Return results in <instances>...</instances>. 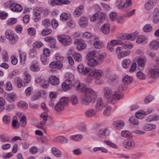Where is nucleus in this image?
I'll return each mask as SVG.
<instances>
[{"label":"nucleus","mask_w":159,"mask_h":159,"mask_svg":"<svg viewBox=\"0 0 159 159\" xmlns=\"http://www.w3.org/2000/svg\"><path fill=\"white\" fill-rule=\"evenodd\" d=\"M156 128L155 125L152 124H147L144 127L143 129L147 131H150L155 129Z\"/></svg>","instance_id":"obj_25"},{"label":"nucleus","mask_w":159,"mask_h":159,"mask_svg":"<svg viewBox=\"0 0 159 159\" xmlns=\"http://www.w3.org/2000/svg\"><path fill=\"white\" fill-rule=\"evenodd\" d=\"M149 47L151 49L156 50L159 47V43L158 41H153L150 42L149 44Z\"/></svg>","instance_id":"obj_29"},{"label":"nucleus","mask_w":159,"mask_h":159,"mask_svg":"<svg viewBox=\"0 0 159 159\" xmlns=\"http://www.w3.org/2000/svg\"><path fill=\"white\" fill-rule=\"evenodd\" d=\"M115 51L117 54V58L119 59H121L127 56L130 53V52L129 50L123 51L122 48L120 47H117Z\"/></svg>","instance_id":"obj_6"},{"label":"nucleus","mask_w":159,"mask_h":159,"mask_svg":"<svg viewBox=\"0 0 159 159\" xmlns=\"http://www.w3.org/2000/svg\"><path fill=\"white\" fill-rule=\"evenodd\" d=\"M28 106L27 104L25 101H20L18 103V107L24 110H26Z\"/></svg>","instance_id":"obj_37"},{"label":"nucleus","mask_w":159,"mask_h":159,"mask_svg":"<svg viewBox=\"0 0 159 159\" xmlns=\"http://www.w3.org/2000/svg\"><path fill=\"white\" fill-rule=\"evenodd\" d=\"M151 76L153 79H156L159 77V67L155 66L150 71Z\"/></svg>","instance_id":"obj_16"},{"label":"nucleus","mask_w":159,"mask_h":159,"mask_svg":"<svg viewBox=\"0 0 159 159\" xmlns=\"http://www.w3.org/2000/svg\"><path fill=\"white\" fill-rule=\"evenodd\" d=\"M57 39L60 43L65 46H67L71 43V39L68 35H62L58 36Z\"/></svg>","instance_id":"obj_4"},{"label":"nucleus","mask_w":159,"mask_h":159,"mask_svg":"<svg viewBox=\"0 0 159 159\" xmlns=\"http://www.w3.org/2000/svg\"><path fill=\"white\" fill-rule=\"evenodd\" d=\"M74 59L78 62H80L82 60V57L81 54L77 52H75L73 54Z\"/></svg>","instance_id":"obj_45"},{"label":"nucleus","mask_w":159,"mask_h":159,"mask_svg":"<svg viewBox=\"0 0 159 159\" xmlns=\"http://www.w3.org/2000/svg\"><path fill=\"white\" fill-rule=\"evenodd\" d=\"M123 97V95L116 92H115L112 94L110 102H112L114 100H119L122 99Z\"/></svg>","instance_id":"obj_28"},{"label":"nucleus","mask_w":159,"mask_h":159,"mask_svg":"<svg viewBox=\"0 0 159 159\" xmlns=\"http://www.w3.org/2000/svg\"><path fill=\"white\" fill-rule=\"evenodd\" d=\"M48 82V81H47L43 79L42 80L40 85H41V86L43 88H46L49 85Z\"/></svg>","instance_id":"obj_64"},{"label":"nucleus","mask_w":159,"mask_h":159,"mask_svg":"<svg viewBox=\"0 0 159 159\" xmlns=\"http://www.w3.org/2000/svg\"><path fill=\"white\" fill-rule=\"evenodd\" d=\"M104 142L110 147L113 148H117V146L116 145L107 140H104Z\"/></svg>","instance_id":"obj_57"},{"label":"nucleus","mask_w":159,"mask_h":159,"mask_svg":"<svg viewBox=\"0 0 159 159\" xmlns=\"http://www.w3.org/2000/svg\"><path fill=\"white\" fill-rule=\"evenodd\" d=\"M42 24L45 27L48 28L51 25L50 20L48 19H45L42 21Z\"/></svg>","instance_id":"obj_44"},{"label":"nucleus","mask_w":159,"mask_h":159,"mask_svg":"<svg viewBox=\"0 0 159 159\" xmlns=\"http://www.w3.org/2000/svg\"><path fill=\"white\" fill-rule=\"evenodd\" d=\"M96 111L94 109H89L85 112L84 115L87 118L93 117L96 115Z\"/></svg>","instance_id":"obj_15"},{"label":"nucleus","mask_w":159,"mask_h":159,"mask_svg":"<svg viewBox=\"0 0 159 159\" xmlns=\"http://www.w3.org/2000/svg\"><path fill=\"white\" fill-rule=\"evenodd\" d=\"M38 62L36 60H33L31 63L30 69L34 71H38L40 70V67L37 65Z\"/></svg>","instance_id":"obj_21"},{"label":"nucleus","mask_w":159,"mask_h":159,"mask_svg":"<svg viewBox=\"0 0 159 159\" xmlns=\"http://www.w3.org/2000/svg\"><path fill=\"white\" fill-rule=\"evenodd\" d=\"M146 39V37L143 35L140 36L138 37L136 40V42L140 44L143 42Z\"/></svg>","instance_id":"obj_59"},{"label":"nucleus","mask_w":159,"mask_h":159,"mask_svg":"<svg viewBox=\"0 0 159 159\" xmlns=\"http://www.w3.org/2000/svg\"><path fill=\"white\" fill-rule=\"evenodd\" d=\"M47 57L44 55H41V60L42 63L44 65L47 64L48 63Z\"/></svg>","instance_id":"obj_58"},{"label":"nucleus","mask_w":159,"mask_h":159,"mask_svg":"<svg viewBox=\"0 0 159 159\" xmlns=\"http://www.w3.org/2000/svg\"><path fill=\"white\" fill-rule=\"evenodd\" d=\"M98 16L97 18V21L98 22L102 23L105 20L106 16L104 15L98 13Z\"/></svg>","instance_id":"obj_47"},{"label":"nucleus","mask_w":159,"mask_h":159,"mask_svg":"<svg viewBox=\"0 0 159 159\" xmlns=\"http://www.w3.org/2000/svg\"><path fill=\"white\" fill-rule=\"evenodd\" d=\"M72 86L77 90H79V89H80V91H81V89L84 86H80V84L79 81L76 80L74 81L72 84Z\"/></svg>","instance_id":"obj_40"},{"label":"nucleus","mask_w":159,"mask_h":159,"mask_svg":"<svg viewBox=\"0 0 159 159\" xmlns=\"http://www.w3.org/2000/svg\"><path fill=\"white\" fill-rule=\"evenodd\" d=\"M152 26L149 24L145 25L143 28V31L146 33L151 32L152 30Z\"/></svg>","instance_id":"obj_41"},{"label":"nucleus","mask_w":159,"mask_h":159,"mask_svg":"<svg viewBox=\"0 0 159 159\" xmlns=\"http://www.w3.org/2000/svg\"><path fill=\"white\" fill-rule=\"evenodd\" d=\"M82 93H84L81 97V102L83 104L89 105L91 102L92 98L95 95L93 90L91 89L84 86L81 89Z\"/></svg>","instance_id":"obj_1"},{"label":"nucleus","mask_w":159,"mask_h":159,"mask_svg":"<svg viewBox=\"0 0 159 159\" xmlns=\"http://www.w3.org/2000/svg\"><path fill=\"white\" fill-rule=\"evenodd\" d=\"M135 116L130 117L129 121L130 123L133 125H136L139 123L138 119H142L144 117V115L143 113L138 112L136 113Z\"/></svg>","instance_id":"obj_5"},{"label":"nucleus","mask_w":159,"mask_h":159,"mask_svg":"<svg viewBox=\"0 0 159 159\" xmlns=\"http://www.w3.org/2000/svg\"><path fill=\"white\" fill-rule=\"evenodd\" d=\"M123 145L125 148L131 149L134 147L135 143L133 140L129 139L125 140L123 142Z\"/></svg>","instance_id":"obj_11"},{"label":"nucleus","mask_w":159,"mask_h":159,"mask_svg":"<svg viewBox=\"0 0 159 159\" xmlns=\"http://www.w3.org/2000/svg\"><path fill=\"white\" fill-rule=\"evenodd\" d=\"M52 154L56 157H59L62 155L61 152L57 149L55 147H53L52 148Z\"/></svg>","instance_id":"obj_31"},{"label":"nucleus","mask_w":159,"mask_h":159,"mask_svg":"<svg viewBox=\"0 0 159 159\" xmlns=\"http://www.w3.org/2000/svg\"><path fill=\"white\" fill-rule=\"evenodd\" d=\"M28 34L30 36H34L36 34V30L33 27H31L27 30Z\"/></svg>","instance_id":"obj_55"},{"label":"nucleus","mask_w":159,"mask_h":159,"mask_svg":"<svg viewBox=\"0 0 159 159\" xmlns=\"http://www.w3.org/2000/svg\"><path fill=\"white\" fill-rule=\"evenodd\" d=\"M4 86L6 90L7 91H11L12 89L11 84L9 81L7 82Z\"/></svg>","instance_id":"obj_62"},{"label":"nucleus","mask_w":159,"mask_h":159,"mask_svg":"<svg viewBox=\"0 0 159 159\" xmlns=\"http://www.w3.org/2000/svg\"><path fill=\"white\" fill-rule=\"evenodd\" d=\"M77 69L80 73H82L84 75L89 73L90 70L88 68H84L83 65L82 64H80L78 66Z\"/></svg>","instance_id":"obj_20"},{"label":"nucleus","mask_w":159,"mask_h":159,"mask_svg":"<svg viewBox=\"0 0 159 159\" xmlns=\"http://www.w3.org/2000/svg\"><path fill=\"white\" fill-rule=\"evenodd\" d=\"M121 41L119 40H113L107 43V47L108 49L111 52L114 51V46L121 44Z\"/></svg>","instance_id":"obj_8"},{"label":"nucleus","mask_w":159,"mask_h":159,"mask_svg":"<svg viewBox=\"0 0 159 159\" xmlns=\"http://www.w3.org/2000/svg\"><path fill=\"white\" fill-rule=\"evenodd\" d=\"M79 24L81 27H85L88 25V20L87 18L85 16H82L80 18Z\"/></svg>","instance_id":"obj_23"},{"label":"nucleus","mask_w":159,"mask_h":159,"mask_svg":"<svg viewBox=\"0 0 159 159\" xmlns=\"http://www.w3.org/2000/svg\"><path fill=\"white\" fill-rule=\"evenodd\" d=\"M25 77L24 78V83H28L29 82L30 80V75L27 73L25 72L24 73Z\"/></svg>","instance_id":"obj_56"},{"label":"nucleus","mask_w":159,"mask_h":159,"mask_svg":"<svg viewBox=\"0 0 159 159\" xmlns=\"http://www.w3.org/2000/svg\"><path fill=\"white\" fill-rule=\"evenodd\" d=\"M83 137V135L80 134H75L70 136L71 139L76 141H80L82 139Z\"/></svg>","instance_id":"obj_35"},{"label":"nucleus","mask_w":159,"mask_h":159,"mask_svg":"<svg viewBox=\"0 0 159 159\" xmlns=\"http://www.w3.org/2000/svg\"><path fill=\"white\" fill-rule=\"evenodd\" d=\"M104 106L102 99L101 98H98L96 101L95 106L96 110L99 111L102 110Z\"/></svg>","instance_id":"obj_14"},{"label":"nucleus","mask_w":159,"mask_h":159,"mask_svg":"<svg viewBox=\"0 0 159 159\" xmlns=\"http://www.w3.org/2000/svg\"><path fill=\"white\" fill-rule=\"evenodd\" d=\"M121 43L120 45L122 46L120 47L122 48V49L129 50L131 49L133 46L132 43L128 41H125L124 43L121 41Z\"/></svg>","instance_id":"obj_22"},{"label":"nucleus","mask_w":159,"mask_h":159,"mask_svg":"<svg viewBox=\"0 0 159 159\" xmlns=\"http://www.w3.org/2000/svg\"><path fill=\"white\" fill-rule=\"evenodd\" d=\"M48 82L52 85H57L60 83L59 79L56 76L51 75L49 78Z\"/></svg>","instance_id":"obj_18"},{"label":"nucleus","mask_w":159,"mask_h":159,"mask_svg":"<svg viewBox=\"0 0 159 159\" xmlns=\"http://www.w3.org/2000/svg\"><path fill=\"white\" fill-rule=\"evenodd\" d=\"M131 64V61L129 59H125L122 62L123 67L124 68H129Z\"/></svg>","instance_id":"obj_33"},{"label":"nucleus","mask_w":159,"mask_h":159,"mask_svg":"<svg viewBox=\"0 0 159 159\" xmlns=\"http://www.w3.org/2000/svg\"><path fill=\"white\" fill-rule=\"evenodd\" d=\"M50 68L52 69H60L62 68L61 64L59 65L56 62L53 61L49 65Z\"/></svg>","instance_id":"obj_32"},{"label":"nucleus","mask_w":159,"mask_h":159,"mask_svg":"<svg viewBox=\"0 0 159 159\" xmlns=\"http://www.w3.org/2000/svg\"><path fill=\"white\" fill-rule=\"evenodd\" d=\"M110 134L109 131L107 128H104L100 129L97 133V135L98 137L102 138L103 137L107 136Z\"/></svg>","instance_id":"obj_17"},{"label":"nucleus","mask_w":159,"mask_h":159,"mask_svg":"<svg viewBox=\"0 0 159 159\" xmlns=\"http://www.w3.org/2000/svg\"><path fill=\"white\" fill-rule=\"evenodd\" d=\"M40 116L42 118V120L40 122V124L42 125H43L45 124L47 120L48 116L46 115L41 114Z\"/></svg>","instance_id":"obj_63"},{"label":"nucleus","mask_w":159,"mask_h":159,"mask_svg":"<svg viewBox=\"0 0 159 159\" xmlns=\"http://www.w3.org/2000/svg\"><path fill=\"white\" fill-rule=\"evenodd\" d=\"M72 80L68 79L66 80L61 84L62 89L64 91L70 90L72 88Z\"/></svg>","instance_id":"obj_9"},{"label":"nucleus","mask_w":159,"mask_h":159,"mask_svg":"<svg viewBox=\"0 0 159 159\" xmlns=\"http://www.w3.org/2000/svg\"><path fill=\"white\" fill-rule=\"evenodd\" d=\"M55 59L56 62L59 64H61L62 67L63 66V62L64 61V57H63L60 55L59 54L57 53L55 55Z\"/></svg>","instance_id":"obj_26"},{"label":"nucleus","mask_w":159,"mask_h":159,"mask_svg":"<svg viewBox=\"0 0 159 159\" xmlns=\"http://www.w3.org/2000/svg\"><path fill=\"white\" fill-rule=\"evenodd\" d=\"M111 107L110 106L106 107L103 111V114L106 116H108L110 115L111 112Z\"/></svg>","instance_id":"obj_50"},{"label":"nucleus","mask_w":159,"mask_h":159,"mask_svg":"<svg viewBox=\"0 0 159 159\" xmlns=\"http://www.w3.org/2000/svg\"><path fill=\"white\" fill-rule=\"evenodd\" d=\"M70 3V2L68 0H52L50 5L52 6H54L57 5L69 4Z\"/></svg>","instance_id":"obj_12"},{"label":"nucleus","mask_w":159,"mask_h":159,"mask_svg":"<svg viewBox=\"0 0 159 159\" xmlns=\"http://www.w3.org/2000/svg\"><path fill=\"white\" fill-rule=\"evenodd\" d=\"M70 102L73 105L77 104L78 100L76 97L74 95L71 96L70 98Z\"/></svg>","instance_id":"obj_53"},{"label":"nucleus","mask_w":159,"mask_h":159,"mask_svg":"<svg viewBox=\"0 0 159 159\" xmlns=\"http://www.w3.org/2000/svg\"><path fill=\"white\" fill-rule=\"evenodd\" d=\"M10 8L13 11L19 12L21 11L23 9L20 5L15 3H12L10 6Z\"/></svg>","instance_id":"obj_19"},{"label":"nucleus","mask_w":159,"mask_h":159,"mask_svg":"<svg viewBox=\"0 0 159 159\" xmlns=\"http://www.w3.org/2000/svg\"><path fill=\"white\" fill-rule=\"evenodd\" d=\"M94 47L96 48L101 49L103 47L102 43L100 41H96L93 44Z\"/></svg>","instance_id":"obj_61"},{"label":"nucleus","mask_w":159,"mask_h":159,"mask_svg":"<svg viewBox=\"0 0 159 159\" xmlns=\"http://www.w3.org/2000/svg\"><path fill=\"white\" fill-rule=\"evenodd\" d=\"M103 75V72L102 70L90 69L87 78V81L89 82L93 78H95L96 80H99L101 78Z\"/></svg>","instance_id":"obj_2"},{"label":"nucleus","mask_w":159,"mask_h":159,"mask_svg":"<svg viewBox=\"0 0 159 159\" xmlns=\"http://www.w3.org/2000/svg\"><path fill=\"white\" fill-rule=\"evenodd\" d=\"M83 9V6L82 5H80L79 7L74 11V14L75 15H80L81 13V11Z\"/></svg>","instance_id":"obj_54"},{"label":"nucleus","mask_w":159,"mask_h":159,"mask_svg":"<svg viewBox=\"0 0 159 159\" xmlns=\"http://www.w3.org/2000/svg\"><path fill=\"white\" fill-rule=\"evenodd\" d=\"M67 24L69 28L71 29L74 28L75 26V22L71 19H69L67 21Z\"/></svg>","instance_id":"obj_46"},{"label":"nucleus","mask_w":159,"mask_h":159,"mask_svg":"<svg viewBox=\"0 0 159 159\" xmlns=\"http://www.w3.org/2000/svg\"><path fill=\"white\" fill-rule=\"evenodd\" d=\"M157 0H149L147 2L144 4V8L147 10L152 9L156 4Z\"/></svg>","instance_id":"obj_13"},{"label":"nucleus","mask_w":159,"mask_h":159,"mask_svg":"<svg viewBox=\"0 0 159 159\" xmlns=\"http://www.w3.org/2000/svg\"><path fill=\"white\" fill-rule=\"evenodd\" d=\"M101 30L104 34H107L110 32V26L108 24H104L101 27Z\"/></svg>","instance_id":"obj_30"},{"label":"nucleus","mask_w":159,"mask_h":159,"mask_svg":"<svg viewBox=\"0 0 159 159\" xmlns=\"http://www.w3.org/2000/svg\"><path fill=\"white\" fill-rule=\"evenodd\" d=\"M55 141L61 143H66L68 142L67 139L62 136L56 137L55 139Z\"/></svg>","instance_id":"obj_34"},{"label":"nucleus","mask_w":159,"mask_h":159,"mask_svg":"<svg viewBox=\"0 0 159 159\" xmlns=\"http://www.w3.org/2000/svg\"><path fill=\"white\" fill-rule=\"evenodd\" d=\"M121 136L125 138H130L131 137V133L128 130H124L121 132Z\"/></svg>","instance_id":"obj_52"},{"label":"nucleus","mask_w":159,"mask_h":159,"mask_svg":"<svg viewBox=\"0 0 159 159\" xmlns=\"http://www.w3.org/2000/svg\"><path fill=\"white\" fill-rule=\"evenodd\" d=\"M132 81V78L131 77L126 75L125 76L122 80L123 82L125 84H128L130 83Z\"/></svg>","instance_id":"obj_36"},{"label":"nucleus","mask_w":159,"mask_h":159,"mask_svg":"<svg viewBox=\"0 0 159 159\" xmlns=\"http://www.w3.org/2000/svg\"><path fill=\"white\" fill-rule=\"evenodd\" d=\"M98 63L96 60L93 58H90L88 62V65L92 67L96 66Z\"/></svg>","instance_id":"obj_38"},{"label":"nucleus","mask_w":159,"mask_h":159,"mask_svg":"<svg viewBox=\"0 0 159 159\" xmlns=\"http://www.w3.org/2000/svg\"><path fill=\"white\" fill-rule=\"evenodd\" d=\"M26 117L25 116H23L21 117L19 122V124L20 126L24 127L26 125Z\"/></svg>","instance_id":"obj_49"},{"label":"nucleus","mask_w":159,"mask_h":159,"mask_svg":"<svg viewBox=\"0 0 159 159\" xmlns=\"http://www.w3.org/2000/svg\"><path fill=\"white\" fill-rule=\"evenodd\" d=\"M15 96V94L13 93L8 94L7 95L6 99L10 102H13Z\"/></svg>","instance_id":"obj_42"},{"label":"nucleus","mask_w":159,"mask_h":159,"mask_svg":"<svg viewBox=\"0 0 159 159\" xmlns=\"http://www.w3.org/2000/svg\"><path fill=\"white\" fill-rule=\"evenodd\" d=\"M36 10H37V9H35L34 11V15L33 16V18L34 21L37 22L40 20L41 16L39 12L35 11Z\"/></svg>","instance_id":"obj_39"},{"label":"nucleus","mask_w":159,"mask_h":159,"mask_svg":"<svg viewBox=\"0 0 159 159\" xmlns=\"http://www.w3.org/2000/svg\"><path fill=\"white\" fill-rule=\"evenodd\" d=\"M124 123L121 121H117L114 122L113 123L114 127L117 129L120 130L124 126Z\"/></svg>","instance_id":"obj_27"},{"label":"nucleus","mask_w":159,"mask_h":159,"mask_svg":"<svg viewBox=\"0 0 159 159\" xmlns=\"http://www.w3.org/2000/svg\"><path fill=\"white\" fill-rule=\"evenodd\" d=\"M19 55L20 61H21V63L24 64L26 60V54L25 52H20Z\"/></svg>","instance_id":"obj_48"},{"label":"nucleus","mask_w":159,"mask_h":159,"mask_svg":"<svg viewBox=\"0 0 159 159\" xmlns=\"http://www.w3.org/2000/svg\"><path fill=\"white\" fill-rule=\"evenodd\" d=\"M68 98H67L62 97L59 102H58L54 107V109L56 112H59L62 111L64 107L68 105Z\"/></svg>","instance_id":"obj_3"},{"label":"nucleus","mask_w":159,"mask_h":159,"mask_svg":"<svg viewBox=\"0 0 159 159\" xmlns=\"http://www.w3.org/2000/svg\"><path fill=\"white\" fill-rule=\"evenodd\" d=\"M78 129L82 132H85L86 131V125L84 123H81L78 126Z\"/></svg>","instance_id":"obj_43"},{"label":"nucleus","mask_w":159,"mask_h":159,"mask_svg":"<svg viewBox=\"0 0 159 159\" xmlns=\"http://www.w3.org/2000/svg\"><path fill=\"white\" fill-rule=\"evenodd\" d=\"M147 59L145 56H141L139 57L138 60V65L139 66L143 67L144 66Z\"/></svg>","instance_id":"obj_24"},{"label":"nucleus","mask_w":159,"mask_h":159,"mask_svg":"<svg viewBox=\"0 0 159 159\" xmlns=\"http://www.w3.org/2000/svg\"><path fill=\"white\" fill-rule=\"evenodd\" d=\"M41 95V93L39 92H37L34 95L31 97V99L32 101H34L38 99Z\"/></svg>","instance_id":"obj_51"},{"label":"nucleus","mask_w":159,"mask_h":159,"mask_svg":"<svg viewBox=\"0 0 159 159\" xmlns=\"http://www.w3.org/2000/svg\"><path fill=\"white\" fill-rule=\"evenodd\" d=\"M112 91L108 87H105L103 89V95L108 101L110 102L112 95Z\"/></svg>","instance_id":"obj_10"},{"label":"nucleus","mask_w":159,"mask_h":159,"mask_svg":"<svg viewBox=\"0 0 159 159\" xmlns=\"http://www.w3.org/2000/svg\"><path fill=\"white\" fill-rule=\"evenodd\" d=\"M52 30L50 29H44L42 30L41 32V34L43 36H45L50 34Z\"/></svg>","instance_id":"obj_60"},{"label":"nucleus","mask_w":159,"mask_h":159,"mask_svg":"<svg viewBox=\"0 0 159 159\" xmlns=\"http://www.w3.org/2000/svg\"><path fill=\"white\" fill-rule=\"evenodd\" d=\"M6 38L12 41V42L15 43L18 40V37L15 34L12 33L11 30H8L5 33Z\"/></svg>","instance_id":"obj_7"}]
</instances>
